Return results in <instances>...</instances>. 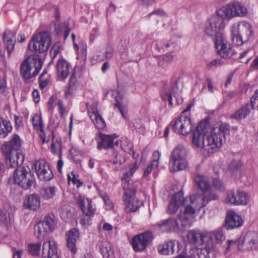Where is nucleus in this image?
I'll list each match as a JSON object with an SVG mask.
<instances>
[{
    "label": "nucleus",
    "mask_w": 258,
    "mask_h": 258,
    "mask_svg": "<svg viewBox=\"0 0 258 258\" xmlns=\"http://www.w3.org/2000/svg\"><path fill=\"white\" fill-rule=\"evenodd\" d=\"M21 147L20 138L15 134L9 142L4 144L2 152L5 156L7 165L16 168L13 173L15 183L24 189H29L35 184V178L28 167L21 166L24 155L20 150Z\"/></svg>",
    "instance_id": "1"
},
{
    "label": "nucleus",
    "mask_w": 258,
    "mask_h": 258,
    "mask_svg": "<svg viewBox=\"0 0 258 258\" xmlns=\"http://www.w3.org/2000/svg\"><path fill=\"white\" fill-rule=\"evenodd\" d=\"M209 126L208 122L201 121L193 132L192 141L195 146L203 149L210 154L216 152L221 147L229 128L227 124L221 123L218 127H214L210 133H208Z\"/></svg>",
    "instance_id": "2"
},
{
    "label": "nucleus",
    "mask_w": 258,
    "mask_h": 258,
    "mask_svg": "<svg viewBox=\"0 0 258 258\" xmlns=\"http://www.w3.org/2000/svg\"><path fill=\"white\" fill-rule=\"evenodd\" d=\"M195 215V211L194 208L189 206L185 207L183 210H180L177 219L169 218L163 220L157 224V226L162 232L168 231L175 227L183 230L187 227V226L190 225Z\"/></svg>",
    "instance_id": "3"
},
{
    "label": "nucleus",
    "mask_w": 258,
    "mask_h": 258,
    "mask_svg": "<svg viewBox=\"0 0 258 258\" xmlns=\"http://www.w3.org/2000/svg\"><path fill=\"white\" fill-rule=\"evenodd\" d=\"M231 35L233 44L235 46H240L252 39L253 36L252 26L247 22H240L237 25L232 27Z\"/></svg>",
    "instance_id": "4"
},
{
    "label": "nucleus",
    "mask_w": 258,
    "mask_h": 258,
    "mask_svg": "<svg viewBox=\"0 0 258 258\" xmlns=\"http://www.w3.org/2000/svg\"><path fill=\"white\" fill-rule=\"evenodd\" d=\"M42 64L43 62L38 55L28 57L21 64V75L25 80H30L38 74Z\"/></svg>",
    "instance_id": "5"
},
{
    "label": "nucleus",
    "mask_w": 258,
    "mask_h": 258,
    "mask_svg": "<svg viewBox=\"0 0 258 258\" xmlns=\"http://www.w3.org/2000/svg\"><path fill=\"white\" fill-rule=\"evenodd\" d=\"M186 155V149L181 145H178L173 150L170 156L169 163V168L171 172L186 169L187 167Z\"/></svg>",
    "instance_id": "6"
},
{
    "label": "nucleus",
    "mask_w": 258,
    "mask_h": 258,
    "mask_svg": "<svg viewBox=\"0 0 258 258\" xmlns=\"http://www.w3.org/2000/svg\"><path fill=\"white\" fill-rule=\"evenodd\" d=\"M51 42V37L48 32H41L33 37L29 42L28 49L37 53L44 52L48 50Z\"/></svg>",
    "instance_id": "7"
},
{
    "label": "nucleus",
    "mask_w": 258,
    "mask_h": 258,
    "mask_svg": "<svg viewBox=\"0 0 258 258\" xmlns=\"http://www.w3.org/2000/svg\"><path fill=\"white\" fill-rule=\"evenodd\" d=\"M217 13L226 19H230L236 16H245L247 14V10L238 2L222 7L217 11Z\"/></svg>",
    "instance_id": "8"
},
{
    "label": "nucleus",
    "mask_w": 258,
    "mask_h": 258,
    "mask_svg": "<svg viewBox=\"0 0 258 258\" xmlns=\"http://www.w3.org/2000/svg\"><path fill=\"white\" fill-rule=\"evenodd\" d=\"M224 19L225 18L218 15L217 13V15L212 16L205 27L206 34L210 37L215 36V38L222 36L221 31L224 28L225 26L224 22Z\"/></svg>",
    "instance_id": "9"
},
{
    "label": "nucleus",
    "mask_w": 258,
    "mask_h": 258,
    "mask_svg": "<svg viewBox=\"0 0 258 258\" xmlns=\"http://www.w3.org/2000/svg\"><path fill=\"white\" fill-rule=\"evenodd\" d=\"M215 44L216 50L221 57L224 58H229L234 56L235 50L230 47V44L223 35L215 38Z\"/></svg>",
    "instance_id": "10"
},
{
    "label": "nucleus",
    "mask_w": 258,
    "mask_h": 258,
    "mask_svg": "<svg viewBox=\"0 0 258 258\" xmlns=\"http://www.w3.org/2000/svg\"><path fill=\"white\" fill-rule=\"evenodd\" d=\"M153 235L151 232H145L135 236L132 240V246L135 251H143L151 242Z\"/></svg>",
    "instance_id": "11"
},
{
    "label": "nucleus",
    "mask_w": 258,
    "mask_h": 258,
    "mask_svg": "<svg viewBox=\"0 0 258 258\" xmlns=\"http://www.w3.org/2000/svg\"><path fill=\"white\" fill-rule=\"evenodd\" d=\"M225 201L227 203L233 205H246L248 204L249 196L242 190H232L228 192Z\"/></svg>",
    "instance_id": "12"
},
{
    "label": "nucleus",
    "mask_w": 258,
    "mask_h": 258,
    "mask_svg": "<svg viewBox=\"0 0 258 258\" xmlns=\"http://www.w3.org/2000/svg\"><path fill=\"white\" fill-rule=\"evenodd\" d=\"M33 167L39 179L48 181L53 177V174L49 165L44 160L36 161Z\"/></svg>",
    "instance_id": "13"
},
{
    "label": "nucleus",
    "mask_w": 258,
    "mask_h": 258,
    "mask_svg": "<svg viewBox=\"0 0 258 258\" xmlns=\"http://www.w3.org/2000/svg\"><path fill=\"white\" fill-rule=\"evenodd\" d=\"M116 137L114 135H108L100 134L98 137L97 149L99 150L115 148L119 145L118 140L114 141Z\"/></svg>",
    "instance_id": "14"
},
{
    "label": "nucleus",
    "mask_w": 258,
    "mask_h": 258,
    "mask_svg": "<svg viewBox=\"0 0 258 258\" xmlns=\"http://www.w3.org/2000/svg\"><path fill=\"white\" fill-rule=\"evenodd\" d=\"M42 258H59L57 248L53 240H48L43 242L42 245Z\"/></svg>",
    "instance_id": "15"
},
{
    "label": "nucleus",
    "mask_w": 258,
    "mask_h": 258,
    "mask_svg": "<svg viewBox=\"0 0 258 258\" xmlns=\"http://www.w3.org/2000/svg\"><path fill=\"white\" fill-rule=\"evenodd\" d=\"M242 218L234 212L228 214L225 220V227L227 229H232L240 227L243 224Z\"/></svg>",
    "instance_id": "16"
},
{
    "label": "nucleus",
    "mask_w": 258,
    "mask_h": 258,
    "mask_svg": "<svg viewBox=\"0 0 258 258\" xmlns=\"http://www.w3.org/2000/svg\"><path fill=\"white\" fill-rule=\"evenodd\" d=\"M184 202L185 199L181 193L175 194L171 199L168 205V213L174 214L181 206L184 204Z\"/></svg>",
    "instance_id": "17"
},
{
    "label": "nucleus",
    "mask_w": 258,
    "mask_h": 258,
    "mask_svg": "<svg viewBox=\"0 0 258 258\" xmlns=\"http://www.w3.org/2000/svg\"><path fill=\"white\" fill-rule=\"evenodd\" d=\"M70 67V64L61 56L56 65L57 77L61 80L66 79L69 73Z\"/></svg>",
    "instance_id": "18"
},
{
    "label": "nucleus",
    "mask_w": 258,
    "mask_h": 258,
    "mask_svg": "<svg viewBox=\"0 0 258 258\" xmlns=\"http://www.w3.org/2000/svg\"><path fill=\"white\" fill-rule=\"evenodd\" d=\"M66 237L68 248L72 253H75L77 250L76 242L79 237V231L76 229H71L69 231Z\"/></svg>",
    "instance_id": "19"
},
{
    "label": "nucleus",
    "mask_w": 258,
    "mask_h": 258,
    "mask_svg": "<svg viewBox=\"0 0 258 258\" xmlns=\"http://www.w3.org/2000/svg\"><path fill=\"white\" fill-rule=\"evenodd\" d=\"M189 199L192 205H187L186 207L189 206L194 208L195 212L196 211V209L200 210L207 204L206 195H204V194L192 195L190 196Z\"/></svg>",
    "instance_id": "20"
},
{
    "label": "nucleus",
    "mask_w": 258,
    "mask_h": 258,
    "mask_svg": "<svg viewBox=\"0 0 258 258\" xmlns=\"http://www.w3.org/2000/svg\"><path fill=\"white\" fill-rule=\"evenodd\" d=\"M175 245L176 243L174 240L165 241L158 245L157 251L160 254L163 255L172 254L175 251Z\"/></svg>",
    "instance_id": "21"
},
{
    "label": "nucleus",
    "mask_w": 258,
    "mask_h": 258,
    "mask_svg": "<svg viewBox=\"0 0 258 258\" xmlns=\"http://www.w3.org/2000/svg\"><path fill=\"white\" fill-rule=\"evenodd\" d=\"M15 33L10 30H7L4 33L3 42L6 46L9 55L13 50L15 45Z\"/></svg>",
    "instance_id": "22"
},
{
    "label": "nucleus",
    "mask_w": 258,
    "mask_h": 258,
    "mask_svg": "<svg viewBox=\"0 0 258 258\" xmlns=\"http://www.w3.org/2000/svg\"><path fill=\"white\" fill-rule=\"evenodd\" d=\"M181 121L177 123V125H180L179 134L186 136L191 131L192 128L191 119L188 115L184 116L183 114L181 115Z\"/></svg>",
    "instance_id": "23"
},
{
    "label": "nucleus",
    "mask_w": 258,
    "mask_h": 258,
    "mask_svg": "<svg viewBox=\"0 0 258 258\" xmlns=\"http://www.w3.org/2000/svg\"><path fill=\"white\" fill-rule=\"evenodd\" d=\"M138 168L137 162L129 164L122 169L121 180L122 182H128L131 177Z\"/></svg>",
    "instance_id": "24"
},
{
    "label": "nucleus",
    "mask_w": 258,
    "mask_h": 258,
    "mask_svg": "<svg viewBox=\"0 0 258 258\" xmlns=\"http://www.w3.org/2000/svg\"><path fill=\"white\" fill-rule=\"evenodd\" d=\"M88 112L91 119L98 129H102L105 126L104 120L97 110L90 111L88 109Z\"/></svg>",
    "instance_id": "25"
},
{
    "label": "nucleus",
    "mask_w": 258,
    "mask_h": 258,
    "mask_svg": "<svg viewBox=\"0 0 258 258\" xmlns=\"http://www.w3.org/2000/svg\"><path fill=\"white\" fill-rule=\"evenodd\" d=\"M194 180L197 187L204 192L208 191L210 189V183L207 177L198 175L195 177Z\"/></svg>",
    "instance_id": "26"
},
{
    "label": "nucleus",
    "mask_w": 258,
    "mask_h": 258,
    "mask_svg": "<svg viewBox=\"0 0 258 258\" xmlns=\"http://www.w3.org/2000/svg\"><path fill=\"white\" fill-rule=\"evenodd\" d=\"M252 107L248 103L242 105L241 108L232 115V117L236 119H241L246 118L250 113Z\"/></svg>",
    "instance_id": "27"
},
{
    "label": "nucleus",
    "mask_w": 258,
    "mask_h": 258,
    "mask_svg": "<svg viewBox=\"0 0 258 258\" xmlns=\"http://www.w3.org/2000/svg\"><path fill=\"white\" fill-rule=\"evenodd\" d=\"M79 204L84 214L89 217L93 215L95 209L92 207L91 200L88 199H81Z\"/></svg>",
    "instance_id": "28"
},
{
    "label": "nucleus",
    "mask_w": 258,
    "mask_h": 258,
    "mask_svg": "<svg viewBox=\"0 0 258 258\" xmlns=\"http://www.w3.org/2000/svg\"><path fill=\"white\" fill-rule=\"evenodd\" d=\"M24 203L27 208L36 210L40 205V198L38 195L32 194L27 197Z\"/></svg>",
    "instance_id": "29"
},
{
    "label": "nucleus",
    "mask_w": 258,
    "mask_h": 258,
    "mask_svg": "<svg viewBox=\"0 0 258 258\" xmlns=\"http://www.w3.org/2000/svg\"><path fill=\"white\" fill-rule=\"evenodd\" d=\"M179 94L177 81H175L171 86V90L166 91L161 94L162 99L164 101H168L170 105L172 106L173 103L172 101V95Z\"/></svg>",
    "instance_id": "30"
},
{
    "label": "nucleus",
    "mask_w": 258,
    "mask_h": 258,
    "mask_svg": "<svg viewBox=\"0 0 258 258\" xmlns=\"http://www.w3.org/2000/svg\"><path fill=\"white\" fill-rule=\"evenodd\" d=\"M12 131L11 122L0 117V138H6Z\"/></svg>",
    "instance_id": "31"
},
{
    "label": "nucleus",
    "mask_w": 258,
    "mask_h": 258,
    "mask_svg": "<svg viewBox=\"0 0 258 258\" xmlns=\"http://www.w3.org/2000/svg\"><path fill=\"white\" fill-rule=\"evenodd\" d=\"M124 201L126 204L125 211L126 213L136 211L142 205V202L135 198L132 199H124Z\"/></svg>",
    "instance_id": "32"
},
{
    "label": "nucleus",
    "mask_w": 258,
    "mask_h": 258,
    "mask_svg": "<svg viewBox=\"0 0 258 258\" xmlns=\"http://www.w3.org/2000/svg\"><path fill=\"white\" fill-rule=\"evenodd\" d=\"M100 250L103 258H115L114 251L109 242H102L100 245Z\"/></svg>",
    "instance_id": "33"
},
{
    "label": "nucleus",
    "mask_w": 258,
    "mask_h": 258,
    "mask_svg": "<svg viewBox=\"0 0 258 258\" xmlns=\"http://www.w3.org/2000/svg\"><path fill=\"white\" fill-rule=\"evenodd\" d=\"M188 241L193 244L203 242L204 236L198 230H191L187 235Z\"/></svg>",
    "instance_id": "34"
},
{
    "label": "nucleus",
    "mask_w": 258,
    "mask_h": 258,
    "mask_svg": "<svg viewBox=\"0 0 258 258\" xmlns=\"http://www.w3.org/2000/svg\"><path fill=\"white\" fill-rule=\"evenodd\" d=\"M35 234L39 239L45 236L47 233H50L41 221L38 222L34 227Z\"/></svg>",
    "instance_id": "35"
},
{
    "label": "nucleus",
    "mask_w": 258,
    "mask_h": 258,
    "mask_svg": "<svg viewBox=\"0 0 258 258\" xmlns=\"http://www.w3.org/2000/svg\"><path fill=\"white\" fill-rule=\"evenodd\" d=\"M56 192V188L54 186L43 187L40 191L42 197L46 200L52 198Z\"/></svg>",
    "instance_id": "36"
},
{
    "label": "nucleus",
    "mask_w": 258,
    "mask_h": 258,
    "mask_svg": "<svg viewBox=\"0 0 258 258\" xmlns=\"http://www.w3.org/2000/svg\"><path fill=\"white\" fill-rule=\"evenodd\" d=\"M41 222L50 232H52L54 230L56 225V222L53 215L46 216L44 220Z\"/></svg>",
    "instance_id": "37"
},
{
    "label": "nucleus",
    "mask_w": 258,
    "mask_h": 258,
    "mask_svg": "<svg viewBox=\"0 0 258 258\" xmlns=\"http://www.w3.org/2000/svg\"><path fill=\"white\" fill-rule=\"evenodd\" d=\"M33 127L35 130L39 131H42L44 128L42 117L40 115L35 114L31 119Z\"/></svg>",
    "instance_id": "38"
},
{
    "label": "nucleus",
    "mask_w": 258,
    "mask_h": 258,
    "mask_svg": "<svg viewBox=\"0 0 258 258\" xmlns=\"http://www.w3.org/2000/svg\"><path fill=\"white\" fill-rule=\"evenodd\" d=\"M153 156L157 157V159H153L150 165H149L146 169L144 173V176H147L151 173L152 170L157 167L158 161L160 157V153L158 152H156L154 153Z\"/></svg>",
    "instance_id": "39"
},
{
    "label": "nucleus",
    "mask_w": 258,
    "mask_h": 258,
    "mask_svg": "<svg viewBox=\"0 0 258 258\" xmlns=\"http://www.w3.org/2000/svg\"><path fill=\"white\" fill-rule=\"evenodd\" d=\"M210 238L212 240H215L216 242L219 243L222 242L225 239L223 231L220 229L211 232Z\"/></svg>",
    "instance_id": "40"
},
{
    "label": "nucleus",
    "mask_w": 258,
    "mask_h": 258,
    "mask_svg": "<svg viewBox=\"0 0 258 258\" xmlns=\"http://www.w3.org/2000/svg\"><path fill=\"white\" fill-rule=\"evenodd\" d=\"M62 50V47L59 43H55L52 46L50 50V55L51 57V60L49 64L53 63V59L55 58L58 54H60Z\"/></svg>",
    "instance_id": "41"
},
{
    "label": "nucleus",
    "mask_w": 258,
    "mask_h": 258,
    "mask_svg": "<svg viewBox=\"0 0 258 258\" xmlns=\"http://www.w3.org/2000/svg\"><path fill=\"white\" fill-rule=\"evenodd\" d=\"M122 186L124 190L125 198L124 199H132L135 195V190L128 187V182H122Z\"/></svg>",
    "instance_id": "42"
},
{
    "label": "nucleus",
    "mask_w": 258,
    "mask_h": 258,
    "mask_svg": "<svg viewBox=\"0 0 258 258\" xmlns=\"http://www.w3.org/2000/svg\"><path fill=\"white\" fill-rule=\"evenodd\" d=\"M135 130L140 134H143L145 130V125L142 120L139 118L135 119L133 121Z\"/></svg>",
    "instance_id": "43"
},
{
    "label": "nucleus",
    "mask_w": 258,
    "mask_h": 258,
    "mask_svg": "<svg viewBox=\"0 0 258 258\" xmlns=\"http://www.w3.org/2000/svg\"><path fill=\"white\" fill-rule=\"evenodd\" d=\"M120 147L125 152L128 154L134 153L133 145L127 139H123L120 142Z\"/></svg>",
    "instance_id": "44"
},
{
    "label": "nucleus",
    "mask_w": 258,
    "mask_h": 258,
    "mask_svg": "<svg viewBox=\"0 0 258 258\" xmlns=\"http://www.w3.org/2000/svg\"><path fill=\"white\" fill-rule=\"evenodd\" d=\"M243 164L239 160H233L229 164V169L231 172H234L239 171L241 168Z\"/></svg>",
    "instance_id": "45"
},
{
    "label": "nucleus",
    "mask_w": 258,
    "mask_h": 258,
    "mask_svg": "<svg viewBox=\"0 0 258 258\" xmlns=\"http://www.w3.org/2000/svg\"><path fill=\"white\" fill-rule=\"evenodd\" d=\"M41 244L37 243L35 244H30L28 246V249L32 255H38L40 250Z\"/></svg>",
    "instance_id": "46"
},
{
    "label": "nucleus",
    "mask_w": 258,
    "mask_h": 258,
    "mask_svg": "<svg viewBox=\"0 0 258 258\" xmlns=\"http://www.w3.org/2000/svg\"><path fill=\"white\" fill-rule=\"evenodd\" d=\"M121 98V96L120 95H120L118 93V96L115 97L116 103L115 104V106L118 108L123 118H125V115L124 112L125 107L124 106H123L121 104L122 102L120 101Z\"/></svg>",
    "instance_id": "47"
},
{
    "label": "nucleus",
    "mask_w": 258,
    "mask_h": 258,
    "mask_svg": "<svg viewBox=\"0 0 258 258\" xmlns=\"http://www.w3.org/2000/svg\"><path fill=\"white\" fill-rule=\"evenodd\" d=\"M100 196L103 199L107 209H112L113 207L112 203L110 201L106 193H100Z\"/></svg>",
    "instance_id": "48"
},
{
    "label": "nucleus",
    "mask_w": 258,
    "mask_h": 258,
    "mask_svg": "<svg viewBox=\"0 0 258 258\" xmlns=\"http://www.w3.org/2000/svg\"><path fill=\"white\" fill-rule=\"evenodd\" d=\"M250 105L252 109L258 110V89L256 90L250 99Z\"/></svg>",
    "instance_id": "49"
},
{
    "label": "nucleus",
    "mask_w": 258,
    "mask_h": 258,
    "mask_svg": "<svg viewBox=\"0 0 258 258\" xmlns=\"http://www.w3.org/2000/svg\"><path fill=\"white\" fill-rule=\"evenodd\" d=\"M181 119L182 118L181 115L179 117L177 118L175 120L171 122L170 126H171L172 129L175 133L178 134L179 133V129H180V125H177V123L179 121H181Z\"/></svg>",
    "instance_id": "50"
},
{
    "label": "nucleus",
    "mask_w": 258,
    "mask_h": 258,
    "mask_svg": "<svg viewBox=\"0 0 258 258\" xmlns=\"http://www.w3.org/2000/svg\"><path fill=\"white\" fill-rule=\"evenodd\" d=\"M204 195H206V200L207 201V203L210 201L217 199L218 197L217 194L212 191L209 192V190L204 192Z\"/></svg>",
    "instance_id": "51"
},
{
    "label": "nucleus",
    "mask_w": 258,
    "mask_h": 258,
    "mask_svg": "<svg viewBox=\"0 0 258 258\" xmlns=\"http://www.w3.org/2000/svg\"><path fill=\"white\" fill-rule=\"evenodd\" d=\"M128 41L126 40H122L118 46V50L121 53L125 52L127 50Z\"/></svg>",
    "instance_id": "52"
},
{
    "label": "nucleus",
    "mask_w": 258,
    "mask_h": 258,
    "mask_svg": "<svg viewBox=\"0 0 258 258\" xmlns=\"http://www.w3.org/2000/svg\"><path fill=\"white\" fill-rule=\"evenodd\" d=\"M223 62L219 59H215L207 64V67L209 69H212L213 67L221 66Z\"/></svg>",
    "instance_id": "53"
},
{
    "label": "nucleus",
    "mask_w": 258,
    "mask_h": 258,
    "mask_svg": "<svg viewBox=\"0 0 258 258\" xmlns=\"http://www.w3.org/2000/svg\"><path fill=\"white\" fill-rule=\"evenodd\" d=\"M115 155L114 158L112 161L114 164H121L125 162V159L123 156L118 153H115Z\"/></svg>",
    "instance_id": "54"
},
{
    "label": "nucleus",
    "mask_w": 258,
    "mask_h": 258,
    "mask_svg": "<svg viewBox=\"0 0 258 258\" xmlns=\"http://www.w3.org/2000/svg\"><path fill=\"white\" fill-rule=\"evenodd\" d=\"M213 185L217 189L222 190L224 189V184L222 181L218 178L213 179Z\"/></svg>",
    "instance_id": "55"
},
{
    "label": "nucleus",
    "mask_w": 258,
    "mask_h": 258,
    "mask_svg": "<svg viewBox=\"0 0 258 258\" xmlns=\"http://www.w3.org/2000/svg\"><path fill=\"white\" fill-rule=\"evenodd\" d=\"M14 121L15 123V127L17 130L19 129L23 126V122L22 118L17 115L14 116Z\"/></svg>",
    "instance_id": "56"
},
{
    "label": "nucleus",
    "mask_w": 258,
    "mask_h": 258,
    "mask_svg": "<svg viewBox=\"0 0 258 258\" xmlns=\"http://www.w3.org/2000/svg\"><path fill=\"white\" fill-rule=\"evenodd\" d=\"M39 86L41 89L45 88L48 84V80L47 79L42 78V76H39Z\"/></svg>",
    "instance_id": "57"
},
{
    "label": "nucleus",
    "mask_w": 258,
    "mask_h": 258,
    "mask_svg": "<svg viewBox=\"0 0 258 258\" xmlns=\"http://www.w3.org/2000/svg\"><path fill=\"white\" fill-rule=\"evenodd\" d=\"M114 49L111 47H107L105 51L104 56L105 58H110L113 56Z\"/></svg>",
    "instance_id": "58"
},
{
    "label": "nucleus",
    "mask_w": 258,
    "mask_h": 258,
    "mask_svg": "<svg viewBox=\"0 0 258 258\" xmlns=\"http://www.w3.org/2000/svg\"><path fill=\"white\" fill-rule=\"evenodd\" d=\"M63 165V162L61 159V153L60 152L59 153V160L57 163V169L59 173L62 172V167Z\"/></svg>",
    "instance_id": "59"
},
{
    "label": "nucleus",
    "mask_w": 258,
    "mask_h": 258,
    "mask_svg": "<svg viewBox=\"0 0 258 258\" xmlns=\"http://www.w3.org/2000/svg\"><path fill=\"white\" fill-rule=\"evenodd\" d=\"M57 105L59 109V112L61 115L62 116L65 111L63 102L61 100H59L57 102Z\"/></svg>",
    "instance_id": "60"
},
{
    "label": "nucleus",
    "mask_w": 258,
    "mask_h": 258,
    "mask_svg": "<svg viewBox=\"0 0 258 258\" xmlns=\"http://www.w3.org/2000/svg\"><path fill=\"white\" fill-rule=\"evenodd\" d=\"M72 175L73 176L72 179L73 183L74 184H76L77 185L76 186H77V187L80 186L82 184V182H81L80 181V180L77 179L75 177V175L73 173H72Z\"/></svg>",
    "instance_id": "61"
},
{
    "label": "nucleus",
    "mask_w": 258,
    "mask_h": 258,
    "mask_svg": "<svg viewBox=\"0 0 258 258\" xmlns=\"http://www.w3.org/2000/svg\"><path fill=\"white\" fill-rule=\"evenodd\" d=\"M32 95L33 96L34 100L35 102V103L39 102L40 100V98L38 91L37 90H34L32 92Z\"/></svg>",
    "instance_id": "62"
},
{
    "label": "nucleus",
    "mask_w": 258,
    "mask_h": 258,
    "mask_svg": "<svg viewBox=\"0 0 258 258\" xmlns=\"http://www.w3.org/2000/svg\"><path fill=\"white\" fill-rule=\"evenodd\" d=\"M250 67L253 70H258V55L253 59Z\"/></svg>",
    "instance_id": "63"
},
{
    "label": "nucleus",
    "mask_w": 258,
    "mask_h": 258,
    "mask_svg": "<svg viewBox=\"0 0 258 258\" xmlns=\"http://www.w3.org/2000/svg\"><path fill=\"white\" fill-rule=\"evenodd\" d=\"M22 253V250H16L15 249L13 252V258H21Z\"/></svg>",
    "instance_id": "64"
}]
</instances>
